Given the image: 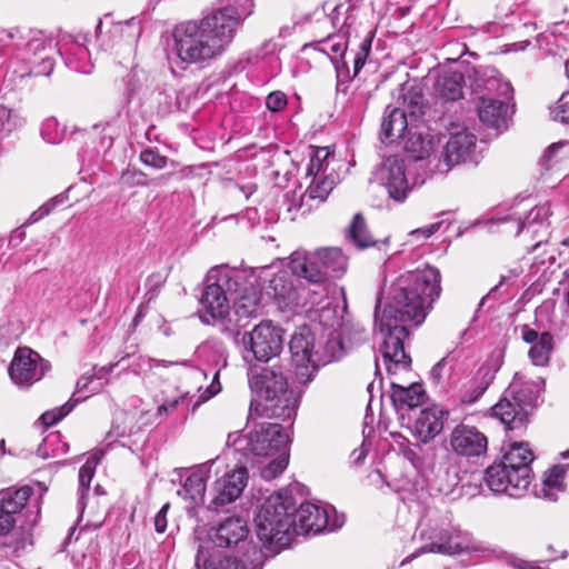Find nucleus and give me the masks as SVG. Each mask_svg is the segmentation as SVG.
<instances>
[{"label": "nucleus", "instance_id": "obj_1", "mask_svg": "<svg viewBox=\"0 0 569 569\" xmlns=\"http://www.w3.org/2000/svg\"><path fill=\"white\" fill-rule=\"evenodd\" d=\"M440 271L431 266L400 274L390 286L387 303L375 310V323L383 335L380 348L389 375L407 370L411 359L403 342L410 328L420 326L441 292Z\"/></svg>", "mask_w": 569, "mask_h": 569}, {"label": "nucleus", "instance_id": "obj_2", "mask_svg": "<svg viewBox=\"0 0 569 569\" xmlns=\"http://www.w3.org/2000/svg\"><path fill=\"white\" fill-rule=\"evenodd\" d=\"M296 501L290 490L282 489L267 497L259 508L254 523L268 533H322L337 531L346 522L345 513H339L331 505L305 502L295 509Z\"/></svg>", "mask_w": 569, "mask_h": 569}, {"label": "nucleus", "instance_id": "obj_3", "mask_svg": "<svg viewBox=\"0 0 569 569\" xmlns=\"http://www.w3.org/2000/svg\"><path fill=\"white\" fill-rule=\"evenodd\" d=\"M199 536L196 565L203 569H261L267 558L292 548L295 536Z\"/></svg>", "mask_w": 569, "mask_h": 569}, {"label": "nucleus", "instance_id": "obj_4", "mask_svg": "<svg viewBox=\"0 0 569 569\" xmlns=\"http://www.w3.org/2000/svg\"><path fill=\"white\" fill-rule=\"evenodd\" d=\"M240 19L234 8L218 9L199 21L173 30L174 52L181 62L203 64L220 57L232 42Z\"/></svg>", "mask_w": 569, "mask_h": 569}, {"label": "nucleus", "instance_id": "obj_5", "mask_svg": "<svg viewBox=\"0 0 569 569\" xmlns=\"http://www.w3.org/2000/svg\"><path fill=\"white\" fill-rule=\"evenodd\" d=\"M249 386L259 400H251L248 420L260 417L290 420L296 416L300 395L289 389L288 379L281 366L267 367L260 372L252 371Z\"/></svg>", "mask_w": 569, "mask_h": 569}, {"label": "nucleus", "instance_id": "obj_6", "mask_svg": "<svg viewBox=\"0 0 569 569\" xmlns=\"http://www.w3.org/2000/svg\"><path fill=\"white\" fill-rule=\"evenodd\" d=\"M0 44L17 51V58L29 63L21 71L14 70L19 78L29 76H49L54 67L53 39L40 30L27 28H0Z\"/></svg>", "mask_w": 569, "mask_h": 569}, {"label": "nucleus", "instance_id": "obj_7", "mask_svg": "<svg viewBox=\"0 0 569 569\" xmlns=\"http://www.w3.org/2000/svg\"><path fill=\"white\" fill-rule=\"evenodd\" d=\"M289 268L297 277L317 286L326 295L329 278H339L347 270V258L339 248H323L315 253L295 251L290 256Z\"/></svg>", "mask_w": 569, "mask_h": 569}, {"label": "nucleus", "instance_id": "obj_8", "mask_svg": "<svg viewBox=\"0 0 569 569\" xmlns=\"http://www.w3.org/2000/svg\"><path fill=\"white\" fill-rule=\"evenodd\" d=\"M545 381L538 379L520 383V377L506 390L503 398L491 408L492 417L498 418L508 430L522 429L528 421V408L536 405Z\"/></svg>", "mask_w": 569, "mask_h": 569}, {"label": "nucleus", "instance_id": "obj_9", "mask_svg": "<svg viewBox=\"0 0 569 569\" xmlns=\"http://www.w3.org/2000/svg\"><path fill=\"white\" fill-rule=\"evenodd\" d=\"M246 280V273L228 266L213 267L207 273L200 305L211 319L229 316L228 295L237 293Z\"/></svg>", "mask_w": 569, "mask_h": 569}, {"label": "nucleus", "instance_id": "obj_10", "mask_svg": "<svg viewBox=\"0 0 569 569\" xmlns=\"http://www.w3.org/2000/svg\"><path fill=\"white\" fill-rule=\"evenodd\" d=\"M33 490L27 485L0 491V533H10L14 528L27 533L36 527L40 518V501L30 502L23 512Z\"/></svg>", "mask_w": 569, "mask_h": 569}, {"label": "nucleus", "instance_id": "obj_11", "mask_svg": "<svg viewBox=\"0 0 569 569\" xmlns=\"http://www.w3.org/2000/svg\"><path fill=\"white\" fill-rule=\"evenodd\" d=\"M477 136L465 124L452 122L447 128V141L441 157L432 167V171L447 173L452 167L473 159Z\"/></svg>", "mask_w": 569, "mask_h": 569}, {"label": "nucleus", "instance_id": "obj_12", "mask_svg": "<svg viewBox=\"0 0 569 569\" xmlns=\"http://www.w3.org/2000/svg\"><path fill=\"white\" fill-rule=\"evenodd\" d=\"M289 432L279 423L261 422L244 437L236 441L239 450L256 457H269L287 450Z\"/></svg>", "mask_w": 569, "mask_h": 569}, {"label": "nucleus", "instance_id": "obj_13", "mask_svg": "<svg viewBox=\"0 0 569 569\" xmlns=\"http://www.w3.org/2000/svg\"><path fill=\"white\" fill-rule=\"evenodd\" d=\"M283 330L270 320H263L250 332L243 333L241 345L244 359L252 356L258 361L267 362L280 355L283 348Z\"/></svg>", "mask_w": 569, "mask_h": 569}, {"label": "nucleus", "instance_id": "obj_14", "mask_svg": "<svg viewBox=\"0 0 569 569\" xmlns=\"http://www.w3.org/2000/svg\"><path fill=\"white\" fill-rule=\"evenodd\" d=\"M551 214L548 203L539 204L530 210L525 208L522 203H518L509 213L498 217L497 221L508 224V231L515 236L522 231L531 232L533 237L540 233L548 234V218Z\"/></svg>", "mask_w": 569, "mask_h": 569}, {"label": "nucleus", "instance_id": "obj_15", "mask_svg": "<svg viewBox=\"0 0 569 569\" xmlns=\"http://www.w3.org/2000/svg\"><path fill=\"white\" fill-rule=\"evenodd\" d=\"M488 90H496L506 101L481 97L478 103V116L482 123L490 128L501 129L507 124L508 101L513 98V88L509 81L491 79Z\"/></svg>", "mask_w": 569, "mask_h": 569}, {"label": "nucleus", "instance_id": "obj_16", "mask_svg": "<svg viewBox=\"0 0 569 569\" xmlns=\"http://www.w3.org/2000/svg\"><path fill=\"white\" fill-rule=\"evenodd\" d=\"M319 323L329 330V337H331L327 343V350H329V359L335 360L341 357L343 349V339H348L351 343H360L367 339V332L361 326H353L351 331L348 330L341 322V318L338 316V309L331 307H323L319 313Z\"/></svg>", "mask_w": 569, "mask_h": 569}, {"label": "nucleus", "instance_id": "obj_17", "mask_svg": "<svg viewBox=\"0 0 569 569\" xmlns=\"http://www.w3.org/2000/svg\"><path fill=\"white\" fill-rule=\"evenodd\" d=\"M249 473L244 466H236L218 478L212 485V499L208 505L211 511H219L221 508L239 499L248 486Z\"/></svg>", "mask_w": 569, "mask_h": 569}, {"label": "nucleus", "instance_id": "obj_18", "mask_svg": "<svg viewBox=\"0 0 569 569\" xmlns=\"http://www.w3.org/2000/svg\"><path fill=\"white\" fill-rule=\"evenodd\" d=\"M50 369V363L28 347L18 348L9 367L12 381L19 386H30L39 381Z\"/></svg>", "mask_w": 569, "mask_h": 569}, {"label": "nucleus", "instance_id": "obj_19", "mask_svg": "<svg viewBox=\"0 0 569 569\" xmlns=\"http://www.w3.org/2000/svg\"><path fill=\"white\" fill-rule=\"evenodd\" d=\"M315 338L309 327L303 326L292 335L289 342L292 362L297 367L296 377L299 382L306 383L316 370L318 359L313 352Z\"/></svg>", "mask_w": 569, "mask_h": 569}, {"label": "nucleus", "instance_id": "obj_20", "mask_svg": "<svg viewBox=\"0 0 569 569\" xmlns=\"http://www.w3.org/2000/svg\"><path fill=\"white\" fill-rule=\"evenodd\" d=\"M448 443L457 457L467 459L485 456L488 448L486 435L478 428L466 423H459L451 430Z\"/></svg>", "mask_w": 569, "mask_h": 569}, {"label": "nucleus", "instance_id": "obj_21", "mask_svg": "<svg viewBox=\"0 0 569 569\" xmlns=\"http://www.w3.org/2000/svg\"><path fill=\"white\" fill-rule=\"evenodd\" d=\"M293 276L290 269L273 271L272 268H263L259 279L263 282L266 293L273 297L279 306L291 308L299 305V292L293 284Z\"/></svg>", "mask_w": 569, "mask_h": 569}, {"label": "nucleus", "instance_id": "obj_22", "mask_svg": "<svg viewBox=\"0 0 569 569\" xmlns=\"http://www.w3.org/2000/svg\"><path fill=\"white\" fill-rule=\"evenodd\" d=\"M96 34L103 50H112L116 44H133L140 36V26L134 19L113 22L109 16L99 20Z\"/></svg>", "mask_w": 569, "mask_h": 569}, {"label": "nucleus", "instance_id": "obj_23", "mask_svg": "<svg viewBox=\"0 0 569 569\" xmlns=\"http://www.w3.org/2000/svg\"><path fill=\"white\" fill-rule=\"evenodd\" d=\"M86 38L74 37L69 33H62L57 41H53L54 56L59 54L66 66L80 73H90L92 63L87 47Z\"/></svg>", "mask_w": 569, "mask_h": 569}, {"label": "nucleus", "instance_id": "obj_24", "mask_svg": "<svg viewBox=\"0 0 569 569\" xmlns=\"http://www.w3.org/2000/svg\"><path fill=\"white\" fill-rule=\"evenodd\" d=\"M519 472V478H516L511 469L501 463H495L487 468L483 480L490 491L519 498L528 490L526 469H520Z\"/></svg>", "mask_w": 569, "mask_h": 569}, {"label": "nucleus", "instance_id": "obj_25", "mask_svg": "<svg viewBox=\"0 0 569 569\" xmlns=\"http://www.w3.org/2000/svg\"><path fill=\"white\" fill-rule=\"evenodd\" d=\"M257 278L247 276L240 290L239 296L233 301V316L236 322L243 327L251 318H256L262 313L263 305L261 302V292L256 288Z\"/></svg>", "mask_w": 569, "mask_h": 569}, {"label": "nucleus", "instance_id": "obj_26", "mask_svg": "<svg viewBox=\"0 0 569 569\" xmlns=\"http://www.w3.org/2000/svg\"><path fill=\"white\" fill-rule=\"evenodd\" d=\"M378 177L386 186L389 197L397 202H403L410 191L406 176L405 161L399 157L387 158L379 168Z\"/></svg>", "mask_w": 569, "mask_h": 569}, {"label": "nucleus", "instance_id": "obj_27", "mask_svg": "<svg viewBox=\"0 0 569 569\" xmlns=\"http://www.w3.org/2000/svg\"><path fill=\"white\" fill-rule=\"evenodd\" d=\"M449 412L439 406L422 409L413 423L412 435L422 443L433 440L443 429Z\"/></svg>", "mask_w": 569, "mask_h": 569}, {"label": "nucleus", "instance_id": "obj_28", "mask_svg": "<svg viewBox=\"0 0 569 569\" xmlns=\"http://www.w3.org/2000/svg\"><path fill=\"white\" fill-rule=\"evenodd\" d=\"M459 481V467L456 458L447 455L435 467L433 476L430 480V489L442 496H451L455 493Z\"/></svg>", "mask_w": 569, "mask_h": 569}, {"label": "nucleus", "instance_id": "obj_29", "mask_svg": "<svg viewBox=\"0 0 569 569\" xmlns=\"http://www.w3.org/2000/svg\"><path fill=\"white\" fill-rule=\"evenodd\" d=\"M214 462L216 460H209L191 468L181 489L178 490V495L182 499L190 500L193 503L202 502L207 489V481Z\"/></svg>", "mask_w": 569, "mask_h": 569}, {"label": "nucleus", "instance_id": "obj_30", "mask_svg": "<svg viewBox=\"0 0 569 569\" xmlns=\"http://www.w3.org/2000/svg\"><path fill=\"white\" fill-rule=\"evenodd\" d=\"M533 461V453L527 443L515 442L506 451L503 460L500 462L502 466L508 467L519 478L520 469H526V487L529 488L532 478L531 462Z\"/></svg>", "mask_w": 569, "mask_h": 569}, {"label": "nucleus", "instance_id": "obj_31", "mask_svg": "<svg viewBox=\"0 0 569 569\" xmlns=\"http://www.w3.org/2000/svg\"><path fill=\"white\" fill-rule=\"evenodd\" d=\"M408 128L406 110L387 107L381 122L380 140L383 143H393L405 138Z\"/></svg>", "mask_w": 569, "mask_h": 569}, {"label": "nucleus", "instance_id": "obj_32", "mask_svg": "<svg viewBox=\"0 0 569 569\" xmlns=\"http://www.w3.org/2000/svg\"><path fill=\"white\" fill-rule=\"evenodd\" d=\"M568 469L569 465H555L548 469L540 487L536 489V496L548 501H557L559 493L566 489L565 477Z\"/></svg>", "mask_w": 569, "mask_h": 569}, {"label": "nucleus", "instance_id": "obj_33", "mask_svg": "<svg viewBox=\"0 0 569 569\" xmlns=\"http://www.w3.org/2000/svg\"><path fill=\"white\" fill-rule=\"evenodd\" d=\"M318 50L329 56L336 67L338 80L343 81L349 79V67L343 60L347 51V41L343 36H329L327 39L319 42Z\"/></svg>", "mask_w": 569, "mask_h": 569}, {"label": "nucleus", "instance_id": "obj_34", "mask_svg": "<svg viewBox=\"0 0 569 569\" xmlns=\"http://www.w3.org/2000/svg\"><path fill=\"white\" fill-rule=\"evenodd\" d=\"M390 386V399L397 411L413 409L421 406L426 400V391L420 383H411L409 387H403L391 382Z\"/></svg>", "mask_w": 569, "mask_h": 569}, {"label": "nucleus", "instance_id": "obj_35", "mask_svg": "<svg viewBox=\"0 0 569 569\" xmlns=\"http://www.w3.org/2000/svg\"><path fill=\"white\" fill-rule=\"evenodd\" d=\"M438 147V141L430 134L423 136L419 132L409 131L408 137L405 141V149L408 153L411 154L412 159L417 161L428 160V166L432 163V161L438 160L437 157H433V153Z\"/></svg>", "mask_w": 569, "mask_h": 569}, {"label": "nucleus", "instance_id": "obj_36", "mask_svg": "<svg viewBox=\"0 0 569 569\" xmlns=\"http://www.w3.org/2000/svg\"><path fill=\"white\" fill-rule=\"evenodd\" d=\"M438 539L436 541H431L427 543V546H422L417 552L408 556L403 561L409 562L420 553L427 552H437L442 555H460L467 552L469 550V546L462 541L463 536H437Z\"/></svg>", "mask_w": 569, "mask_h": 569}, {"label": "nucleus", "instance_id": "obj_37", "mask_svg": "<svg viewBox=\"0 0 569 569\" xmlns=\"http://www.w3.org/2000/svg\"><path fill=\"white\" fill-rule=\"evenodd\" d=\"M463 76L460 72L447 71L440 74L435 82L436 93L448 101L462 98Z\"/></svg>", "mask_w": 569, "mask_h": 569}, {"label": "nucleus", "instance_id": "obj_38", "mask_svg": "<svg viewBox=\"0 0 569 569\" xmlns=\"http://www.w3.org/2000/svg\"><path fill=\"white\" fill-rule=\"evenodd\" d=\"M100 452L92 453L79 470L78 509L80 510L81 513L84 510L86 497L90 489V483L94 476L96 468L100 461Z\"/></svg>", "mask_w": 569, "mask_h": 569}, {"label": "nucleus", "instance_id": "obj_39", "mask_svg": "<svg viewBox=\"0 0 569 569\" xmlns=\"http://www.w3.org/2000/svg\"><path fill=\"white\" fill-rule=\"evenodd\" d=\"M337 183L335 174L312 178L308 189L305 191L306 197L317 208L323 202Z\"/></svg>", "mask_w": 569, "mask_h": 569}, {"label": "nucleus", "instance_id": "obj_40", "mask_svg": "<svg viewBox=\"0 0 569 569\" xmlns=\"http://www.w3.org/2000/svg\"><path fill=\"white\" fill-rule=\"evenodd\" d=\"M347 237L359 249H366L376 244V241L368 232L366 220L360 213L353 217Z\"/></svg>", "mask_w": 569, "mask_h": 569}, {"label": "nucleus", "instance_id": "obj_41", "mask_svg": "<svg viewBox=\"0 0 569 569\" xmlns=\"http://www.w3.org/2000/svg\"><path fill=\"white\" fill-rule=\"evenodd\" d=\"M284 204L290 220H296L300 217H305L315 209V203L306 197L305 192L299 193L297 191L287 192L284 194Z\"/></svg>", "mask_w": 569, "mask_h": 569}, {"label": "nucleus", "instance_id": "obj_42", "mask_svg": "<svg viewBox=\"0 0 569 569\" xmlns=\"http://www.w3.org/2000/svg\"><path fill=\"white\" fill-rule=\"evenodd\" d=\"M478 375H481L482 377L480 379H475L465 388L460 398L461 402L467 405L475 403L485 393L493 379V376L486 368H481L478 371Z\"/></svg>", "mask_w": 569, "mask_h": 569}, {"label": "nucleus", "instance_id": "obj_43", "mask_svg": "<svg viewBox=\"0 0 569 569\" xmlns=\"http://www.w3.org/2000/svg\"><path fill=\"white\" fill-rule=\"evenodd\" d=\"M552 351V336L549 332L541 333L539 341L529 350V357L535 366H546Z\"/></svg>", "mask_w": 569, "mask_h": 569}, {"label": "nucleus", "instance_id": "obj_44", "mask_svg": "<svg viewBox=\"0 0 569 569\" xmlns=\"http://www.w3.org/2000/svg\"><path fill=\"white\" fill-rule=\"evenodd\" d=\"M330 151L328 148H318L310 158L307 176L312 178L331 176L328 173Z\"/></svg>", "mask_w": 569, "mask_h": 569}, {"label": "nucleus", "instance_id": "obj_45", "mask_svg": "<svg viewBox=\"0 0 569 569\" xmlns=\"http://www.w3.org/2000/svg\"><path fill=\"white\" fill-rule=\"evenodd\" d=\"M24 119L16 111L0 104V142L9 137L14 130L22 127Z\"/></svg>", "mask_w": 569, "mask_h": 569}, {"label": "nucleus", "instance_id": "obj_46", "mask_svg": "<svg viewBox=\"0 0 569 569\" xmlns=\"http://www.w3.org/2000/svg\"><path fill=\"white\" fill-rule=\"evenodd\" d=\"M187 367L190 366V362L188 360L182 361H172V360H158L154 358H150L147 356H140L137 358L136 362L132 365V370L136 373H144L148 371H151L153 368L158 367Z\"/></svg>", "mask_w": 569, "mask_h": 569}, {"label": "nucleus", "instance_id": "obj_47", "mask_svg": "<svg viewBox=\"0 0 569 569\" xmlns=\"http://www.w3.org/2000/svg\"><path fill=\"white\" fill-rule=\"evenodd\" d=\"M116 129L111 123L94 124L91 128V136H99V141L94 147L96 153H106L113 144Z\"/></svg>", "mask_w": 569, "mask_h": 569}, {"label": "nucleus", "instance_id": "obj_48", "mask_svg": "<svg viewBox=\"0 0 569 569\" xmlns=\"http://www.w3.org/2000/svg\"><path fill=\"white\" fill-rule=\"evenodd\" d=\"M40 133L44 141L57 144L63 140L66 129L59 124L56 118L50 117L42 122Z\"/></svg>", "mask_w": 569, "mask_h": 569}, {"label": "nucleus", "instance_id": "obj_49", "mask_svg": "<svg viewBox=\"0 0 569 569\" xmlns=\"http://www.w3.org/2000/svg\"><path fill=\"white\" fill-rule=\"evenodd\" d=\"M278 453L279 455L277 456L276 459H273L271 462H269L266 467L261 469L260 475L263 478V480L270 481L277 478L288 467L289 455L287 450H283Z\"/></svg>", "mask_w": 569, "mask_h": 569}, {"label": "nucleus", "instance_id": "obj_50", "mask_svg": "<svg viewBox=\"0 0 569 569\" xmlns=\"http://www.w3.org/2000/svg\"><path fill=\"white\" fill-rule=\"evenodd\" d=\"M373 37H375L373 32H368V34L361 41V43L359 46V50L353 57V77H356L360 72L362 67L365 66L366 60L371 50Z\"/></svg>", "mask_w": 569, "mask_h": 569}, {"label": "nucleus", "instance_id": "obj_51", "mask_svg": "<svg viewBox=\"0 0 569 569\" xmlns=\"http://www.w3.org/2000/svg\"><path fill=\"white\" fill-rule=\"evenodd\" d=\"M218 532L226 533H248L247 520L241 516H231L220 521L217 527Z\"/></svg>", "mask_w": 569, "mask_h": 569}, {"label": "nucleus", "instance_id": "obj_52", "mask_svg": "<svg viewBox=\"0 0 569 569\" xmlns=\"http://www.w3.org/2000/svg\"><path fill=\"white\" fill-rule=\"evenodd\" d=\"M187 400V395H174L169 398H161V403L158 406L156 416L160 419L171 415L177 410V408L184 403Z\"/></svg>", "mask_w": 569, "mask_h": 569}, {"label": "nucleus", "instance_id": "obj_53", "mask_svg": "<svg viewBox=\"0 0 569 569\" xmlns=\"http://www.w3.org/2000/svg\"><path fill=\"white\" fill-rule=\"evenodd\" d=\"M23 536H0V549L4 556H18L20 549L24 548Z\"/></svg>", "mask_w": 569, "mask_h": 569}, {"label": "nucleus", "instance_id": "obj_54", "mask_svg": "<svg viewBox=\"0 0 569 569\" xmlns=\"http://www.w3.org/2000/svg\"><path fill=\"white\" fill-rule=\"evenodd\" d=\"M140 160L143 164L159 170L166 168L168 163V158L152 148L143 150L140 153Z\"/></svg>", "mask_w": 569, "mask_h": 569}, {"label": "nucleus", "instance_id": "obj_55", "mask_svg": "<svg viewBox=\"0 0 569 569\" xmlns=\"http://www.w3.org/2000/svg\"><path fill=\"white\" fill-rule=\"evenodd\" d=\"M74 407V402H66L61 407H58L56 409L46 411L41 416V420L43 425L46 426H52L57 422H59L63 417H66Z\"/></svg>", "mask_w": 569, "mask_h": 569}, {"label": "nucleus", "instance_id": "obj_56", "mask_svg": "<svg viewBox=\"0 0 569 569\" xmlns=\"http://www.w3.org/2000/svg\"><path fill=\"white\" fill-rule=\"evenodd\" d=\"M94 382L96 381L93 378L84 377V376L78 380L76 393H81V392H86V393L83 396H79L77 399H74V405L81 400H84L90 395H93L101 389L102 385L100 382H98V383H96L97 386H92V385H94Z\"/></svg>", "mask_w": 569, "mask_h": 569}, {"label": "nucleus", "instance_id": "obj_57", "mask_svg": "<svg viewBox=\"0 0 569 569\" xmlns=\"http://www.w3.org/2000/svg\"><path fill=\"white\" fill-rule=\"evenodd\" d=\"M422 94L417 91L409 92L403 97V102L407 104V111L411 117L422 114Z\"/></svg>", "mask_w": 569, "mask_h": 569}, {"label": "nucleus", "instance_id": "obj_58", "mask_svg": "<svg viewBox=\"0 0 569 569\" xmlns=\"http://www.w3.org/2000/svg\"><path fill=\"white\" fill-rule=\"evenodd\" d=\"M566 146H568L567 142H557L548 147L542 156V162L547 169H550L560 159L559 153Z\"/></svg>", "mask_w": 569, "mask_h": 569}, {"label": "nucleus", "instance_id": "obj_59", "mask_svg": "<svg viewBox=\"0 0 569 569\" xmlns=\"http://www.w3.org/2000/svg\"><path fill=\"white\" fill-rule=\"evenodd\" d=\"M287 96L282 91H273L266 99L267 108L272 112H279L287 106Z\"/></svg>", "mask_w": 569, "mask_h": 569}, {"label": "nucleus", "instance_id": "obj_60", "mask_svg": "<svg viewBox=\"0 0 569 569\" xmlns=\"http://www.w3.org/2000/svg\"><path fill=\"white\" fill-rule=\"evenodd\" d=\"M122 179L126 183L130 186H142L146 187L149 184L148 176L141 170H127L122 173Z\"/></svg>", "mask_w": 569, "mask_h": 569}, {"label": "nucleus", "instance_id": "obj_61", "mask_svg": "<svg viewBox=\"0 0 569 569\" xmlns=\"http://www.w3.org/2000/svg\"><path fill=\"white\" fill-rule=\"evenodd\" d=\"M551 116L556 121L569 123V102L565 100V96L559 99L558 104L551 111Z\"/></svg>", "mask_w": 569, "mask_h": 569}, {"label": "nucleus", "instance_id": "obj_62", "mask_svg": "<svg viewBox=\"0 0 569 569\" xmlns=\"http://www.w3.org/2000/svg\"><path fill=\"white\" fill-rule=\"evenodd\" d=\"M442 223H443V221H438V222L431 223L429 226L411 230L409 232V237L417 238V239L418 238L428 239L431 236H433L441 228Z\"/></svg>", "mask_w": 569, "mask_h": 569}, {"label": "nucleus", "instance_id": "obj_63", "mask_svg": "<svg viewBox=\"0 0 569 569\" xmlns=\"http://www.w3.org/2000/svg\"><path fill=\"white\" fill-rule=\"evenodd\" d=\"M170 508L169 503H164L153 518L154 529L158 533H162L167 529V513Z\"/></svg>", "mask_w": 569, "mask_h": 569}, {"label": "nucleus", "instance_id": "obj_64", "mask_svg": "<svg viewBox=\"0 0 569 569\" xmlns=\"http://www.w3.org/2000/svg\"><path fill=\"white\" fill-rule=\"evenodd\" d=\"M218 375L219 373L216 372L211 385L206 389L203 395L200 397L201 401H207L210 398H212L213 396H216L218 392H220L221 386H220L219 381H216L218 379Z\"/></svg>", "mask_w": 569, "mask_h": 569}]
</instances>
